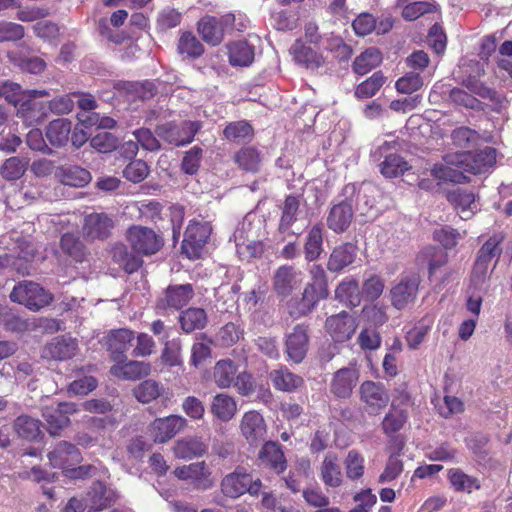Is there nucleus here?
<instances>
[{
	"instance_id": "nucleus-2",
	"label": "nucleus",
	"mask_w": 512,
	"mask_h": 512,
	"mask_svg": "<svg viewBox=\"0 0 512 512\" xmlns=\"http://www.w3.org/2000/svg\"><path fill=\"white\" fill-rule=\"evenodd\" d=\"M220 488L224 496L237 499L245 493L257 496L262 488V482L260 479H253L244 468L237 467L222 478Z\"/></svg>"
},
{
	"instance_id": "nucleus-19",
	"label": "nucleus",
	"mask_w": 512,
	"mask_h": 512,
	"mask_svg": "<svg viewBox=\"0 0 512 512\" xmlns=\"http://www.w3.org/2000/svg\"><path fill=\"white\" fill-rule=\"evenodd\" d=\"M360 396L370 414H377L389 402V396L385 389L373 381H365L361 384Z\"/></svg>"
},
{
	"instance_id": "nucleus-50",
	"label": "nucleus",
	"mask_w": 512,
	"mask_h": 512,
	"mask_svg": "<svg viewBox=\"0 0 512 512\" xmlns=\"http://www.w3.org/2000/svg\"><path fill=\"white\" fill-rule=\"evenodd\" d=\"M60 247L63 253L76 262H83L86 259V250L81 240L72 233H65L61 237Z\"/></svg>"
},
{
	"instance_id": "nucleus-59",
	"label": "nucleus",
	"mask_w": 512,
	"mask_h": 512,
	"mask_svg": "<svg viewBox=\"0 0 512 512\" xmlns=\"http://www.w3.org/2000/svg\"><path fill=\"white\" fill-rule=\"evenodd\" d=\"M26 168V161L21 160L19 157H10L1 166L0 175L5 180L15 181L24 175Z\"/></svg>"
},
{
	"instance_id": "nucleus-40",
	"label": "nucleus",
	"mask_w": 512,
	"mask_h": 512,
	"mask_svg": "<svg viewBox=\"0 0 512 512\" xmlns=\"http://www.w3.org/2000/svg\"><path fill=\"white\" fill-rule=\"evenodd\" d=\"M232 66L246 67L254 60V47L246 41L233 42L228 46Z\"/></svg>"
},
{
	"instance_id": "nucleus-63",
	"label": "nucleus",
	"mask_w": 512,
	"mask_h": 512,
	"mask_svg": "<svg viewBox=\"0 0 512 512\" xmlns=\"http://www.w3.org/2000/svg\"><path fill=\"white\" fill-rule=\"evenodd\" d=\"M490 263L476 258L472 273H471V287L474 290H481L483 285L489 279L493 269L489 270Z\"/></svg>"
},
{
	"instance_id": "nucleus-33",
	"label": "nucleus",
	"mask_w": 512,
	"mask_h": 512,
	"mask_svg": "<svg viewBox=\"0 0 512 512\" xmlns=\"http://www.w3.org/2000/svg\"><path fill=\"white\" fill-rule=\"evenodd\" d=\"M320 478L328 487L337 488L342 484L339 459L335 453L329 452L325 455L320 466Z\"/></svg>"
},
{
	"instance_id": "nucleus-57",
	"label": "nucleus",
	"mask_w": 512,
	"mask_h": 512,
	"mask_svg": "<svg viewBox=\"0 0 512 512\" xmlns=\"http://www.w3.org/2000/svg\"><path fill=\"white\" fill-rule=\"evenodd\" d=\"M163 387L154 380H145L141 382L135 389L134 395L139 402L149 403L161 395Z\"/></svg>"
},
{
	"instance_id": "nucleus-36",
	"label": "nucleus",
	"mask_w": 512,
	"mask_h": 512,
	"mask_svg": "<svg viewBox=\"0 0 512 512\" xmlns=\"http://www.w3.org/2000/svg\"><path fill=\"white\" fill-rule=\"evenodd\" d=\"M237 374V365L231 359H221L213 367L212 379L220 389L232 386Z\"/></svg>"
},
{
	"instance_id": "nucleus-3",
	"label": "nucleus",
	"mask_w": 512,
	"mask_h": 512,
	"mask_svg": "<svg viewBox=\"0 0 512 512\" xmlns=\"http://www.w3.org/2000/svg\"><path fill=\"white\" fill-rule=\"evenodd\" d=\"M447 161L451 164H460L464 174H481L494 165L496 151L492 147H485L476 152H456L452 153Z\"/></svg>"
},
{
	"instance_id": "nucleus-14",
	"label": "nucleus",
	"mask_w": 512,
	"mask_h": 512,
	"mask_svg": "<svg viewBox=\"0 0 512 512\" xmlns=\"http://www.w3.org/2000/svg\"><path fill=\"white\" fill-rule=\"evenodd\" d=\"M359 370L355 366L337 370L330 381V392L337 398H348L359 382Z\"/></svg>"
},
{
	"instance_id": "nucleus-17",
	"label": "nucleus",
	"mask_w": 512,
	"mask_h": 512,
	"mask_svg": "<svg viewBox=\"0 0 512 512\" xmlns=\"http://www.w3.org/2000/svg\"><path fill=\"white\" fill-rule=\"evenodd\" d=\"M325 328L335 342H345L354 334L357 323L347 312L332 315L326 319Z\"/></svg>"
},
{
	"instance_id": "nucleus-21",
	"label": "nucleus",
	"mask_w": 512,
	"mask_h": 512,
	"mask_svg": "<svg viewBox=\"0 0 512 512\" xmlns=\"http://www.w3.org/2000/svg\"><path fill=\"white\" fill-rule=\"evenodd\" d=\"M41 96L26 97L22 103L17 106V115L27 126L40 124L48 115L47 104L38 100Z\"/></svg>"
},
{
	"instance_id": "nucleus-56",
	"label": "nucleus",
	"mask_w": 512,
	"mask_h": 512,
	"mask_svg": "<svg viewBox=\"0 0 512 512\" xmlns=\"http://www.w3.org/2000/svg\"><path fill=\"white\" fill-rule=\"evenodd\" d=\"M364 457L356 450H350L344 460L346 476L350 480H358L364 474Z\"/></svg>"
},
{
	"instance_id": "nucleus-31",
	"label": "nucleus",
	"mask_w": 512,
	"mask_h": 512,
	"mask_svg": "<svg viewBox=\"0 0 512 512\" xmlns=\"http://www.w3.org/2000/svg\"><path fill=\"white\" fill-rule=\"evenodd\" d=\"M237 410L236 400L227 393H218L211 400L210 412L221 422L232 420Z\"/></svg>"
},
{
	"instance_id": "nucleus-61",
	"label": "nucleus",
	"mask_w": 512,
	"mask_h": 512,
	"mask_svg": "<svg viewBox=\"0 0 512 512\" xmlns=\"http://www.w3.org/2000/svg\"><path fill=\"white\" fill-rule=\"evenodd\" d=\"M178 51L187 57L196 58L203 53V46L191 33H183L179 39Z\"/></svg>"
},
{
	"instance_id": "nucleus-25",
	"label": "nucleus",
	"mask_w": 512,
	"mask_h": 512,
	"mask_svg": "<svg viewBox=\"0 0 512 512\" xmlns=\"http://www.w3.org/2000/svg\"><path fill=\"white\" fill-rule=\"evenodd\" d=\"M240 429L242 435L250 443L254 444L264 439L266 433V425L263 417L256 411H248L244 413Z\"/></svg>"
},
{
	"instance_id": "nucleus-48",
	"label": "nucleus",
	"mask_w": 512,
	"mask_h": 512,
	"mask_svg": "<svg viewBox=\"0 0 512 512\" xmlns=\"http://www.w3.org/2000/svg\"><path fill=\"white\" fill-rule=\"evenodd\" d=\"M323 251V228L321 225H314L308 232L304 245L305 259L314 261L319 258Z\"/></svg>"
},
{
	"instance_id": "nucleus-47",
	"label": "nucleus",
	"mask_w": 512,
	"mask_h": 512,
	"mask_svg": "<svg viewBox=\"0 0 512 512\" xmlns=\"http://www.w3.org/2000/svg\"><path fill=\"white\" fill-rule=\"evenodd\" d=\"M382 61V55L374 47H370L357 56L353 62V70L358 75H365L376 68Z\"/></svg>"
},
{
	"instance_id": "nucleus-16",
	"label": "nucleus",
	"mask_w": 512,
	"mask_h": 512,
	"mask_svg": "<svg viewBox=\"0 0 512 512\" xmlns=\"http://www.w3.org/2000/svg\"><path fill=\"white\" fill-rule=\"evenodd\" d=\"M194 297V289L191 284L169 285L162 298L157 303L161 310H179L186 306Z\"/></svg>"
},
{
	"instance_id": "nucleus-55",
	"label": "nucleus",
	"mask_w": 512,
	"mask_h": 512,
	"mask_svg": "<svg viewBox=\"0 0 512 512\" xmlns=\"http://www.w3.org/2000/svg\"><path fill=\"white\" fill-rule=\"evenodd\" d=\"M466 236V231L459 232L451 226H443L433 232V238L439 242L445 249H453L459 240Z\"/></svg>"
},
{
	"instance_id": "nucleus-60",
	"label": "nucleus",
	"mask_w": 512,
	"mask_h": 512,
	"mask_svg": "<svg viewBox=\"0 0 512 512\" xmlns=\"http://www.w3.org/2000/svg\"><path fill=\"white\" fill-rule=\"evenodd\" d=\"M436 6L427 1H418L406 4L402 10V17L406 21H414L419 17L434 12Z\"/></svg>"
},
{
	"instance_id": "nucleus-39",
	"label": "nucleus",
	"mask_w": 512,
	"mask_h": 512,
	"mask_svg": "<svg viewBox=\"0 0 512 512\" xmlns=\"http://www.w3.org/2000/svg\"><path fill=\"white\" fill-rule=\"evenodd\" d=\"M71 122L68 119L59 118L53 120L46 127V138L52 146L61 147L69 140Z\"/></svg>"
},
{
	"instance_id": "nucleus-7",
	"label": "nucleus",
	"mask_w": 512,
	"mask_h": 512,
	"mask_svg": "<svg viewBox=\"0 0 512 512\" xmlns=\"http://www.w3.org/2000/svg\"><path fill=\"white\" fill-rule=\"evenodd\" d=\"M126 239L138 255L155 254L162 246V239L151 228L140 225L130 227Z\"/></svg>"
},
{
	"instance_id": "nucleus-10",
	"label": "nucleus",
	"mask_w": 512,
	"mask_h": 512,
	"mask_svg": "<svg viewBox=\"0 0 512 512\" xmlns=\"http://www.w3.org/2000/svg\"><path fill=\"white\" fill-rule=\"evenodd\" d=\"M250 222H242L234 232L236 252L242 260L257 257L263 251V244L257 240Z\"/></svg>"
},
{
	"instance_id": "nucleus-26",
	"label": "nucleus",
	"mask_w": 512,
	"mask_h": 512,
	"mask_svg": "<svg viewBox=\"0 0 512 512\" xmlns=\"http://www.w3.org/2000/svg\"><path fill=\"white\" fill-rule=\"evenodd\" d=\"M447 480L451 489L456 493L472 494L482 487L481 480L478 477L467 474L461 468L448 469Z\"/></svg>"
},
{
	"instance_id": "nucleus-58",
	"label": "nucleus",
	"mask_w": 512,
	"mask_h": 512,
	"mask_svg": "<svg viewBox=\"0 0 512 512\" xmlns=\"http://www.w3.org/2000/svg\"><path fill=\"white\" fill-rule=\"evenodd\" d=\"M384 82L385 77L383 74L381 72H375L372 76L357 86L355 96L360 99L370 98L378 92Z\"/></svg>"
},
{
	"instance_id": "nucleus-27",
	"label": "nucleus",
	"mask_w": 512,
	"mask_h": 512,
	"mask_svg": "<svg viewBox=\"0 0 512 512\" xmlns=\"http://www.w3.org/2000/svg\"><path fill=\"white\" fill-rule=\"evenodd\" d=\"M113 227L112 219L105 213H91L85 217L83 231L90 239H105Z\"/></svg>"
},
{
	"instance_id": "nucleus-23",
	"label": "nucleus",
	"mask_w": 512,
	"mask_h": 512,
	"mask_svg": "<svg viewBox=\"0 0 512 512\" xmlns=\"http://www.w3.org/2000/svg\"><path fill=\"white\" fill-rule=\"evenodd\" d=\"M328 295L327 285L308 282L304 287L297 310L290 311V314L296 317L305 316L316 307L321 299L327 298Z\"/></svg>"
},
{
	"instance_id": "nucleus-8",
	"label": "nucleus",
	"mask_w": 512,
	"mask_h": 512,
	"mask_svg": "<svg viewBox=\"0 0 512 512\" xmlns=\"http://www.w3.org/2000/svg\"><path fill=\"white\" fill-rule=\"evenodd\" d=\"M420 285V276L417 273L402 274L399 281L391 288L390 297L392 305L404 309L416 299Z\"/></svg>"
},
{
	"instance_id": "nucleus-24",
	"label": "nucleus",
	"mask_w": 512,
	"mask_h": 512,
	"mask_svg": "<svg viewBox=\"0 0 512 512\" xmlns=\"http://www.w3.org/2000/svg\"><path fill=\"white\" fill-rule=\"evenodd\" d=\"M447 199L462 220L471 219L479 210L476 197L471 191L457 188L448 193Z\"/></svg>"
},
{
	"instance_id": "nucleus-54",
	"label": "nucleus",
	"mask_w": 512,
	"mask_h": 512,
	"mask_svg": "<svg viewBox=\"0 0 512 512\" xmlns=\"http://www.w3.org/2000/svg\"><path fill=\"white\" fill-rule=\"evenodd\" d=\"M112 258L118 263L126 272L133 273L142 264L139 257L131 255L126 247L122 244L114 246L112 250Z\"/></svg>"
},
{
	"instance_id": "nucleus-51",
	"label": "nucleus",
	"mask_w": 512,
	"mask_h": 512,
	"mask_svg": "<svg viewBox=\"0 0 512 512\" xmlns=\"http://www.w3.org/2000/svg\"><path fill=\"white\" fill-rule=\"evenodd\" d=\"M409 164L398 154L390 153L386 154L384 160L380 164V171L385 177H397L407 170H409Z\"/></svg>"
},
{
	"instance_id": "nucleus-20",
	"label": "nucleus",
	"mask_w": 512,
	"mask_h": 512,
	"mask_svg": "<svg viewBox=\"0 0 512 512\" xmlns=\"http://www.w3.org/2000/svg\"><path fill=\"white\" fill-rule=\"evenodd\" d=\"M278 231L284 237L299 234L293 230V225L301 219L303 211L300 209V199L295 196H287L282 207Z\"/></svg>"
},
{
	"instance_id": "nucleus-52",
	"label": "nucleus",
	"mask_w": 512,
	"mask_h": 512,
	"mask_svg": "<svg viewBox=\"0 0 512 512\" xmlns=\"http://www.w3.org/2000/svg\"><path fill=\"white\" fill-rule=\"evenodd\" d=\"M14 429L20 437L27 440H34L41 433L40 422L27 415H21L15 420Z\"/></svg>"
},
{
	"instance_id": "nucleus-37",
	"label": "nucleus",
	"mask_w": 512,
	"mask_h": 512,
	"mask_svg": "<svg viewBox=\"0 0 512 512\" xmlns=\"http://www.w3.org/2000/svg\"><path fill=\"white\" fill-rule=\"evenodd\" d=\"M207 451V446L200 438L189 437L182 438L175 442L173 446V453L179 459H192L200 457Z\"/></svg>"
},
{
	"instance_id": "nucleus-6",
	"label": "nucleus",
	"mask_w": 512,
	"mask_h": 512,
	"mask_svg": "<svg viewBox=\"0 0 512 512\" xmlns=\"http://www.w3.org/2000/svg\"><path fill=\"white\" fill-rule=\"evenodd\" d=\"M235 22V15L227 13L220 18L214 16H205L198 22V32L202 39L213 46L221 43L224 34L233 29Z\"/></svg>"
},
{
	"instance_id": "nucleus-44",
	"label": "nucleus",
	"mask_w": 512,
	"mask_h": 512,
	"mask_svg": "<svg viewBox=\"0 0 512 512\" xmlns=\"http://www.w3.org/2000/svg\"><path fill=\"white\" fill-rule=\"evenodd\" d=\"M335 297L347 306H358L361 302L358 282L355 279L343 280L335 290Z\"/></svg>"
},
{
	"instance_id": "nucleus-35",
	"label": "nucleus",
	"mask_w": 512,
	"mask_h": 512,
	"mask_svg": "<svg viewBox=\"0 0 512 512\" xmlns=\"http://www.w3.org/2000/svg\"><path fill=\"white\" fill-rule=\"evenodd\" d=\"M447 154L443 157L441 163H436L432 168V175L442 181H450L454 183H463L468 181V177L463 173L460 164H451L447 161L451 155Z\"/></svg>"
},
{
	"instance_id": "nucleus-11",
	"label": "nucleus",
	"mask_w": 512,
	"mask_h": 512,
	"mask_svg": "<svg viewBox=\"0 0 512 512\" xmlns=\"http://www.w3.org/2000/svg\"><path fill=\"white\" fill-rule=\"evenodd\" d=\"M174 475L184 481H190L196 488L207 490L214 485L212 472L204 461L177 467Z\"/></svg>"
},
{
	"instance_id": "nucleus-64",
	"label": "nucleus",
	"mask_w": 512,
	"mask_h": 512,
	"mask_svg": "<svg viewBox=\"0 0 512 512\" xmlns=\"http://www.w3.org/2000/svg\"><path fill=\"white\" fill-rule=\"evenodd\" d=\"M385 288L384 280L378 275H371L362 285V295L369 301L378 299Z\"/></svg>"
},
{
	"instance_id": "nucleus-4",
	"label": "nucleus",
	"mask_w": 512,
	"mask_h": 512,
	"mask_svg": "<svg viewBox=\"0 0 512 512\" xmlns=\"http://www.w3.org/2000/svg\"><path fill=\"white\" fill-rule=\"evenodd\" d=\"M211 231L212 228L208 221L191 220L186 228L182 241V253L189 259L200 258Z\"/></svg>"
},
{
	"instance_id": "nucleus-13",
	"label": "nucleus",
	"mask_w": 512,
	"mask_h": 512,
	"mask_svg": "<svg viewBox=\"0 0 512 512\" xmlns=\"http://www.w3.org/2000/svg\"><path fill=\"white\" fill-rule=\"evenodd\" d=\"M303 280V273L291 265L278 267L273 275V288L278 296L287 297Z\"/></svg>"
},
{
	"instance_id": "nucleus-41",
	"label": "nucleus",
	"mask_w": 512,
	"mask_h": 512,
	"mask_svg": "<svg viewBox=\"0 0 512 512\" xmlns=\"http://www.w3.org/2000/svg\"><path fill=\"white\" fill-rule=\"evenodd\" d=\"M273 386L285 392H291L303 384L302 377L290 372L286 367L273 370L270 373Z\"/></svg>"
},
{
	"instance_id": "nucleus-15",
	"label": "nucleus",
	"mask_w": 512,
	"mask_h": 512,
	"mask_svg": "<svg viewBox=\"0 0 512 512\" xmlns=\"http://www.w3.org/2000/svg\"><path fill=\"white\" fill-rule=\"evenodd\" d=\"M409 404V396L401 393L397 399H394L389 412L382 421V429L385 434L392 435L400 431L408 419L406 407Z\"/></svg>"
},
{
	"instance_id": "nucleus-46",
	"label": "nucleus",
	"mask_w": 512,
	"mask_h": 512,
	"mask_svg": "<svg viewBox=\"0 0 512 512\" xmlns=\"http://www.w3.org/2000/svg\"><path fill=\"white\" fill-rule=\"evenodd\" d=\"M84 499L87 502L88 509L92 511L105 509L112 502L111 493L101 482H95Z\"/></svg>"
},
{
	"instance_id": "nucleus-1",
	"label": "nucleus",
	"mask_w": 512,
	"mask_h": 512,
	"mask_svg": "<svg viewBox=\"0 0 512 512\" xmlns=\"http://www.w3.org/2000/svg\"><path fill=\"white\" fill-rule=\"evenodd\" d=\"M48 459L54 468L65 470L66 476L70 478H84L88 475H92L96 470L92 465L70 468L80 463L82 457L76 446L66 441L57 444L54 449L49 452Z\"/></svg>"
},
{
	"instance_id": "nucleus-5",
	"label": "nucleus",
	"mask_w": 512,
	"mask_h": 512,
	"mask_svg": "<svg viewBox=\"0 0 512 512\" xmlns=\"http://www.w3.org/2000/svg\"><path fill=\"white\" fill-rule=\"evenodd\" d=\"M10 299L30 310L38 311L51 302L52 295L38 284L24 281L13 288Z\"/></svg>"
},
{
	"instance_id": "nucleus-32",
	"label": "nucleus",
	"mask_w": 512,
	"mask_h": 512,
	"mask_svg": "<svg viewBox=\"0 0 512 512\" xmlns=\"http://www.w3.org/2000/svg\"><path fill=\"white\" fill-rule=\"evenodd\" d=\"M110 372L113 376L118 378L137 380L150 374L151 364L144 361L119 362L111 367Z\"/></svg>"
},
{
	"instance_id": "nucleus-62",
	"label": "nucleus",
	"mask_w": 512,
	"mask_h": 512,
	"mask_svg": "<svg viewBox=\"0 0 512 512\" xmlns=\"http://www.w3.org/2000/svg\"><path fill=\"white\" fill-rule=\"evenodd\" d=\"M223 134L229 141H241L250 138L253 134V129L249 123L237 121L228 124Z\"/></svg>"
},
{
	"instance_id": "nucleus-53",
	"label": "nucleus",
	"mask_w": 512,
	"mask_h": 512,
	"mask_svg": "<svg viewBox=\"0 0 512 512\" xmlns=\"http://www.w3.org/2000/svg\"><path fill=\"white\" fill-rule=\"evenodd\" d=\"M48 425V431L52 435H57L58 432L69 424L68 416L61 412V409L54 406H47L43 409L42 413Z\"/></svg>"
},
{
	"instance_id": "nucleus-12",
	"label": "nucleus",
	"mask_w": 512,
	"mask_h": 512,
	"mask_svg": "<svg viewBox=\"0 0 512 512\" xmlns=\"http://www.w3.org/2000/svg\"><path fill=\"white\" fill-rule=\"evenodd\" d=\"M187 426L186 418L180 415H169L157 418L150 425V434L156 443H166Z\"/></svg>"
},
{
	"instance_id": "nucleus-38",
	"label": "nucleus",
	"mask_w": 512,
	"mask_h": 512,
	"mask_svg": "<svg viewBox=\"0 0 512 512\" xmlns=\"http://www.w3.org/2000/svg\"><path fill=\"white\" fill-rule=\"evenodd\" d=\"M48 95L49 93L46 90H22L19 84L9 81L0 86V96L15 107L19 106L26 97Z\"/></svg>"
},
{
	"instance_id": "nucleus-43",
	"label": "nucleus",
	"mask_w": 512,
	"mask_h": 512,
	"mask_svg": "<svg viewBox=\"0 0 512 512\" xmlns=\"http://www.w3.org/2000/svg\"><path fill=\"white\" fill-rule=\"evenodd\" d=\"M294 60L307 68H318L323 63V58L310 47L305 46L301 40L295 41L290 49Z\"/></svg>"
},
{
	"instance_id": "nucleus-28",
	"label": "nucleus",
	"mask_w": 512,
	"mask_h": 512,
	"mask_svg": "<svg viewBox=\"0 0 512 512\" xmlns=\"http://www.w3.org/2000/svg\"><path fill=\"white\" fill-rule=\"evenodd\" d=\"M353 218L352 204L347 200L335 204L327 217V226L336 233L344 232Z\"/></svg>"
},
{
	"instance_id": "nucleus-49",
	"label": "nucleus",
	"mask_w": 512,
	"mask_h": 512,
	"mask_svg": "<svg viewBox=\"0 0 512 512\" xmlns=\"http://www.w3.org/2000/svg\"><path fill=\"white\" fill-rule=\"evenodd\" d=\"M234 161L242 170L256 173L260 169L262 156L257 149L244 147L234 155Z\"/></svg>"
},
{
	"instance_id": "nucleus-9",
	"label": "nucleus",
	"mask_w": 512,
	"mask_h": 512,
	"mask_svg": "<svg viewBox=\"0 0 512 512\" xmlns=\"http://www.w3.org/2000/svg\"><path fill=\"white\" fill-rule=\"evenodd\" d=\"M201 128L198 121H184L180 125L167 123L157 127V134L170 144L182 146L193 141L194 136Z\"/></svg>"
},
{
	"instance_id": "nucleus-30",
	"label": "nucleus",
	"mask_w": 512,
	"mask_h": 512,
	"mask_svg": "<svg viewBox=\"0 0 512 512\" xmlns=\"http://www.w3.org/2000/svg\"><path fill=\"white\" fill-rule=\"evenodd\" d=\"M357 256V247L352 243L336 246L328 259L327 269L330 272H340L351 265Z\"/></svg>"
},
{
	"instance_id": "nucleus-18",
	"label": "nucleus",
	"mask_w": 512,
	"mask_h": 512,
	"mask_svg": "<svg viewBox=\"0 0 512 512\" xmlns=\"http://www.w3.org/2000/svg\"><path fill=\"white\" fill-rule=\"evenodd\" d=\"M308 345V329L305 325H296L286 336V352L288 357L295 363H300L304 359Z\"/></svg>"
},
{
	"instance_id": "nucleus-22",
	"label": "nucleus",
	"mask_w": 512,
	"mask_h": 512,
	"mask_svg": "<svg viewBox=\"0 0 512 512\" xmlns=\"http://www.w3.org/2000/svg\"><path fill=\"white\" fill-rule=\"evenodd\" d=\"M77 351V342L69 336H58L47 343L41 356L47 360H66L73 357Z\"/></svg>"
},
{
	"instance_id": "nucleus-42",
	"label": "nucleus",
	"mask_w": 512,
	"mask_h": 512,
	"mask_svg": "<svg viewBox=\"0 0 512 512\" xmlns=\"http://www.w3.org/2000/svg\"><path fill=\"white\" fill-rule=\"evenodd\" d=\"M505 239V235L503 232H495L493 233L480 247L477 252V257L480 260L486 261L490 263L493 259L495 260V264L493 268L496 266L500 255L502 254V243Z\"/></svg>"
},
{
	"instance_id": "nucleus-34",
	"label": "nucleus",
	"mask_w": 512,
	"mask_h": 512,
	"mask_svg": "<svg viewBox=\"0 0 512 512\" xmlns=\"http://www.w3.org/2000/svg\"><path fill=\"white\" fill-rule=\"evenodd\" d=\"M259 459L277 473H282L287 467L283 451L276 442H266L259 452Z\"/></svg>"
},
{
	"instance_id": "nucleus-29",
	"label": "nucleus",
	"mask_w": 512,
	"mask_h": 512,
	"mask_svg": "<svg viewBox=\"0 0 512 512\" xmlns=\"http://www.w3.org/2000/svg\"><path fill=\"white\" fill-rule=\"evenodd\" d=\"M55 177L62 184L72 187H84L91 181L90 172L75 165H63L57 167L55 170Z\"/></svg>"
},
{
	"instance_id": "nucleus-45",
	"label": "nucleus",
	"mask_w": 512,
	"mask_h": 512,
	"mask_svg": "<svg viewBox=\"0 0 512 512\" xmlns=\"http://www.w3.org/2000/svg\"><path fill=\"white\" fill-rule=\"evenodd\" d=\"M179 322L182 330L190 333L205 327L207 314L202 308H188L180 314Z\"/></svg>"
}]
</instances>
